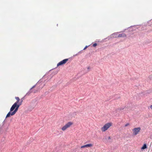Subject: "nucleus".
I'll return each mask as SVG.
<instances>
[{
  "label": "nucleus",
  "mask_w": 152,
  "mask_h": 152,
  "mask_svg": "<svg viewBox=\"0 0 152 152\" xmlns=\"http://www.w3.org/2000/svg\"><path fill=\"white\" fill-rule=\"evenodd\" d=\"M21 104V103H19L18 104H16V103L14 104L11 107L10 111L7 114L6 118L10 117L11 115H14L18 110Z\"/></svg>",
  "instance_id": "1"
},
{
  "label": "nucleus",
  "mask_w": 152,
  "mask_h": 152,
  "mask_svg": "<svg viewBox=\"0 0 152 152\" xmlns=\"http://www.w3.org/2000/svg\"><path fill=\"white\" fill-rule=\"evenodd\" d=\"M112 125L111 122L107 123L104 125L101 128V129L102 132H105Z\"/></svg>",
  "instance_id": "2"
},
{
  "label": "nucleus",
  "mask_w": 152,
  "mask_h": 152,
  "mask_svg": "<svg viewBox=\"0 0 152 152\" xmlns=\"http://www.w3.org/2000/svg\"><path fill=\"white\" fill-rule=\"evenodd\" d=\"M141 128L140 127L135 128L132 130L133 134L134 135H136L138 134L140 132Z\"/></svg>",
  "instance_id": "3"
},
{
  "label": "nucleus",
  "mask_w": 152,
  "mask_h": 152,
  "mask_svg": "<svg viewBox=\"0 0 152 152\" xmlns=\"http://www.w3.org/2000/svg\"><path fill=\"white\" fill-rule=\"evenodd\" d=\"M41 81H40V82H38L37 83L35 84V85H34V86H33L31 88L29 91L26 94V95H29L31 92H32V91H31V90L33 88H34L35 86H36V85H37V84H39V83H40L41 82Z\"/></svg>",
  "instance_id": "4"
},
{
  "label": "nucleus",
  "mask_w": 152,
  "mask_h": 152,
  "mask_svg": "<svg viewBox=\"0 0 152 152\" xmlns=\"http://www.w3.org/2000/svg\"><path fill=\"white\" fill-rule=\"evenodd\" d=\"M66 62V58L65 59L59 62L57 64V67L60 66H62L65 64Z\"/></svg>",
  "instance_id": "5"
},
{
  "label": "nucleus",
  "mask_w": 152,
  "mask_h": 152,
  "mask_svg": "<svg viewBox=\"0 0 152 152\" xmlns=\"http://www.w3.org/2000/svg\"><path fill=\"white\" fill-rule=\"evenodd\" d=\"M93 146V145L92 144H89L86 145H85L81 146V148H88L91 147Z\"/></svg>",
  "instance_id": "6"
},
{
  "label": "nucleus",
  "mask_w": 152,
  "mask_h": 152,
  "mask_svg": "<svg viewBox=\"0 0 152 152\" xmlns=\"http://www.w3.org/2000/svg\"><path fill=\"white\" fill-rule=\"evenodd\" d=\"M126 37V34L124 33L120 34L118 35V37Z\"/></svg>",
  "instance_id": "7"
},
{
  "label": "nucleus",
  "mask_w": 152,
  "mask_h": 152,
  "mask_svg": "<svg viewBox=\"0 0 152 152\" xmlns=\"http://www.w3.org/2000/svg\"><path fill=\"white\" fill-rule=\"evenodd\" d=\"M15 99L17 100V101L15 102L14 104L16 103V104H18H18L19 103H21L22 102L20 103L19 102V101H20V99L18 97H16Z\"/></svg>",
  "instance_id": "8"
},
{
  "label": "nucleus",
  "mask_w": 152,
  "mask_h": 152,
  "mask_svg": "<svg viewBox=\"0 0 152 152\" xmlns=\"http://www.w3.org/2000/svg\"><path fill=\"white\" fill-rule=\"evenodd\" d=\"M73 124V123L72 122H69L67 123V128L69 127L70 126L72 125Z\"/></svg>",
  "instance_id": "9"
},
{
  "label": "nucleus",
  "mask_w": 152,
  "mask_h": 152,
  "mask_svg": "<svg viewBox=\"0 0 152 152\" xmlns=\"http://www.w3.org/2000/svg\"><path fill=\"white\" fill-rule=\"evenodd\" d=\"M147 146L146 144H145L143 145V146L141 148V149L142 150H144L145 149L147 148Z\"/></svg>",
  "instance_id": "10"
},
{
  "label": "nucleus",
  "mask_w": 152,
  "mask_h": 152,
  "mask_svg": "<svg viewBox=\"0 0 152 152\" xmlns=\"http://www.w3.org/2000/svg\"><path fill=\"white\" fill-rule=\"evenodd\" d=\"M61 129L63 131L66 130V124H65V126L62 128Z\"/></svg>",
  "instance_id": "11"
},
{
  "label": "nucleus",
  "mask_w": 152,
  "mask_h": 152,
  "mask_svg": "<svg viewBox=\"0 0 152 152\" xmlns=\"http://www.w3.org/2000/svg\"><path fill=\"white\" fill-rule=\"evenodd\" d=\"M45 84H43L41 86L39 87V89L42 88L45 86Z\"/></svg>",
  "instance_id": "12"
},
{
  "label": "nucleus",
  "mask_w": 152,
  "mask_h": 152,
  "mask_svg": "<svg viewBox=\"0 0 152 152\" xmlns=\"http://www.w3.org/2000/svg\"><path fill=\"white\" fill-rule=\"evenodd\" d=\"M97 45L96 43H95L93 44V47H95Z\"/></svg>",
  "instance_id": "13"
},
{
  "label": "nucleus",
  "mask_w": 152,
  "mask_h": 152,
  "mask_svg": "<svg viewBox=\"0 0 152 152\" xmlns=\"http://www.w3.org/2000/svg\"><path fill=\"white\" fill-rule=\"evenodd\" d=\"M129 125V123H127L125 125V127Z\"/></svg>",
  "instance_id": "14"
},
{
  "label": "nucleus",
  "mask_w": 152,
  "mask_h": 152,
  "mask_svg": "<svg viewBox=\"0 0 152 152\" xmlns=\"http://www.w3.org/2000/svg\"><path fill=\"white\" fill-rule=\"evenodd\" d=\"M88 47V46H86L85 48H84L83 50H85V49H86Z\"/></svg>",
  "instance_id": "15"
},
{
  "label": "nucleus",
  "mask_w": 152,
  "mask_h": 152,
  "mask_svg": "<svg viewBox=\"0 0 152 152\" xmlns=\"http://www.w3.org/2000/svg\"><path fill=\"white\" fill-rule=\"evenodd\" d=\"M150 108L151 109H152V105L150 106Z\"/></svg>",
  "instance_id": "16"
},
{
  "label": "nucleus",
  "mask_w": 152,
  "mask_h": 152,
  "mask_svg": "<svg viewBox=\"0 0 152 152\" xmlns=\"http://www.w3.org/2000/svg\"><path fill=\"white\" fill-rule=\"evenodd\" d=\"M108 139L109 140V139H111V138H110V136H109L108 138Z\"/></svg>",
  "instance_id": "17"
},
{
  "label": "nucleus",
  "mask_w": 152,
  "mask_h": 152,
  "mask_svg": "<svg viewBox=\"0 0 152 152\" xmlns=\"http://www.w3.org/2000/svg\"><path fill=\"white\" fill-rule=\"evenodd\" d=\"M42 80H43V78H42Z\"/></svg>",
  "instance_id": "18"
},
{
  "label": "nucleus",
  "mask_w": 152,
  "mask_h": 152,
  "mask_svg": "<svg viewBox=\"0 0 152 152\" xmlns=\"http://www.w3.org/2000/svg\"><path fill=\"white\" fill-rule=\"evenodd\" d=\"M67 61H68V59L67 58Z\"/></svg>",
  "instance_id": "19"
}]
</instances>
